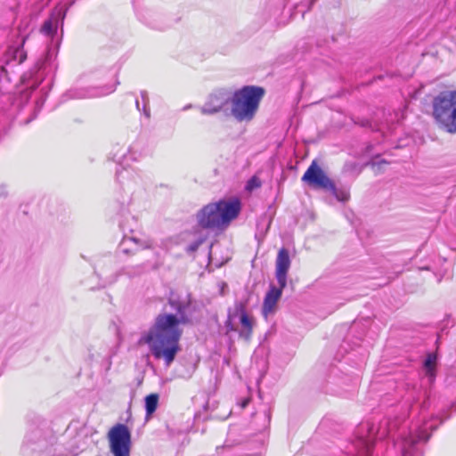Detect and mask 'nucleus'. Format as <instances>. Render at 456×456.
Here are the masks:
<instances>
[{
	"label": "nucleus",
	"mask_w": 456,
	"mask_h": 456,
	"mask_svg": "<svg viewBox=\"0 0 456 456\" xmlns=\"http://www.w3.org/2000/svg\"><path fill=\"white\" fill-rule=\"evenodd\" d=\"M168 305L175 314H159L154 324L139 339V344H147L152 355L163 359L167 366L173 362L180 350L179 340L183 333L180 325L188 322L186 303L170 297Z\"/></svg>",
	"instance_id": "1"
},
{
	"label": "nucleus",
	"mask_w": 456,
	"mask_h": 456,
	"mask_svg": "<svg viewBox=\"0 0 456 456\" xmlns=\"http://www.w3.org/2000/svg\"><path fill=\"white\" fill-rule=\"evenodd\" d=\"M265 90L256 86H245L235 91L231 98V115L238 122H250L254 119Z\"/></svg>",
	"instance_id": "2"
},
{
	"label": "nucleus",
	"mask_w": 456,
	"mask_h": 456,
	"mask_svg": "<svg viewBox=\"0 0 456 456\" xmlns=\"http://www.w3.org/2000/svg\"><path fill=\"white\" fill-rule=\"evenodd\" d=\"M240 211V202L237 199L219 200L205 206L197 215L200 225L203 228H223L235 219Z\"/></svg>",
	"instance_id": "3"
},
{
	"label": "nucleus",
	"mask_w": 456,
	"mask_h": 456,
	"mask_svg": "<svg viewBox=\"0 0 456 456\" xmlns=\"http://www.w3.org/2000/svg\"><path fill=\"white\" fill-rule=\"evenodd\" d=\"M433 117L440 127L450 134L456 133V91H444L432 102Z\"/></svg>",
	"instance_id": "4"
},
{
	"label": "nucleus",
	"mask_w": 456,
	"mask_h": 456,
	"mask_svg": "<svg viewBox=\"0 0 456 456\" xmlns=\"http://www.w3.org/2000/svg\"><path fill=\"white\" fill-rule=\"evenodd\" d=\"M110 451L114 456H129L131 434L124 424H118L109 432Z\"/></svg>",
	"instance_id": "5"
},
{
	"label": "nucleus",
	"mask_w": 456,
	"mask_h": 456,
	"mask_svg": "<svg viewBox=\"0 0 456 456\" xmlns=\"http://www.w3.org/2000/svg\"><path fill=\"white\" fill-rule=\"evenodd\" d=\"M302 181L314 189H322L326 191L328 189H333V182L315 161H313L305 172Z\"/></svg>",
	"instance_id": "6"
},
{
	"label": "nucleus",
	"mask_w": 456,
	"mask_h": 456,
	"mask_svg": "<svg viewBox=\"0 0 456 456\" xmlns=\"http://www.w3.org/2000/svg\"><path fill=\"white\" fill-rule=\"evenodd\" d=\"M436 427L425 423L424 426L416 433H410L407 436L403 438L402 441V454L403 456H412L416 452V444L421 441L427 442L429 438L428 429H435Z\"/></svg>",
	"instance_id": "7"
},
{
	"label": "nucleus",
	"mask_w": 456,
	"mask_h": 456,
	"mask_svg": "<svg viewBox=\"0 0 456 456\" xmlns=\"http://www.w3.org/2000/svg\"><path fill=\"white\" fill-rule=\"evenodd\" d=\"M232 94L225 90H218L209 95L208 101L201 108L203 114H215L224 110L225 107L231 105Z\"/></svg>",
	"instance_id": "8"
},
{
	"label": "nucleus",
	"mask_w": 456,
	"mask_h": 456,
	"mask_svg": "<svg viewBox=\"0 0 456 456\" xmlns=\"http://www.w3.org/2000/svg\"><path fill=\"white\" fill-rule=\"evenodd\" d=\"M358 432L359 434L354 443L357 456H369L374 441L373 428L365 424L361 427Z\"/></svg>",
	"instance_id": "9"
},
{
	"label": "nucleus",
	"mask_w": 456,
	"mask_h": 456,
	"mask_svg": "<svg viewBox=\"0 0 456 456\" xmlns=\"http://www.w3.org/2000/svg\"><path fill=\"white\" fill-rule=\"evenodd\" d=\"M291 261L289 250L285 248L278 251L275 261V278L279 286L285 288L287 286L288 273L290 268Z\"/></svg>",
	"instance_id": "10"
},
{
	"label": "nucleus",
	"mask_w": 456,
	"mask_h": 456,
	"mask_svg": "<svg viewBox=\"0 0 456 456\" xmlns=\"http://www.w3.org/2000/svg\"><path fill=\"white\" fill-rule=\"evenodd\" d=\"M153 240L148 236L141 237H125L121 243L120 248L125 254H134L139 250L151 249L153 248Z\"/></svg>",
	"instance_id": "11"
},
{
	"label": "nucleus",
	"mask_w": 456,
	"mask_h": 456,
	"mask_svg": "<svg viewBox=\"0 0 456 456\" xmlns=\"http://www.w3.org/2000/svg\"><path fill=\"white\" fill-rule=\"evenodd\" d=\"M236 311L240 313V322L241 324V330H240V337L246 340H248L251 337L252 329L254 325V320L246 313L245 304L240 302L235 305Z\"/></svg>",
	"instance_id": "12"
},
{
	"label": "nucleus",
	"mask_w": 456,
	"mask_h": 456,
	"mask_svg": "<svg viewBox=\"0 0 456 456\" xmlns=\"http://www.w3.org/2000/svg\"><path fill=\"white\" fill-rule=\"evenodd\" d=\"M283 289L284 288H281V286H279V288H276L275 286L270 287L269 291L265 295L263 305V314L265 317L274 312L276 304L282 295Z\"/></svg>",
	"instance_id": "13"
},
{
	"label": "nucleus",
	"mask_w": 456,
	"mask_h": 456,
	"mask_svg": "<svg viewBox=\"0 0 456 456\" xmlns=\"http://www.w3.org/2000/svg\"><path fill=\"white\" fill-rule=\"evenodd\" d=\"M65 12H61V11H58V13L53 14L51 18L45 20L41 28V31L46 36H53L58 28L59 18L61 17V20L64 19Z\"/></svg>",
	"instance_id": "14"
},
{
	"label": "nucleus",
	"mask_w": 456,
	"mask_h": 456,
	"mask_svg": "<svg viewBox=\"0 0 456 456\" xmlns=\"http://www.w3.org/2000/svg\"><path fill=\"white\" fill-rule=\"evenodd\" d=\"M436 355L429 354L424 362V368L426 370V375L428 377L430 381H433L436 376Z\"/></svg>",
	"instance_id": "15"
},
{
	"label": "nucleus",
	"mask_w": 456,
	"mask_h": 456,
	"mask_svg": "<svg viewBox=\"0 0 456 456\" xmlns=\"http://www.w3.org/2000/svg\"><path fill=\"white\" fill-rule=\"evenodd\" d=\"M159 396L158 394H151L145 397V410L147 417H151L157 410Z\"/></svg>",
	"instance_id": "16"
},
{
	"label": "nucleus",
	"mask_w": 456,
	"mask_h": 456,
	"mask_svg": "<svg viewBox=\"0 0 456 456\" xmlns=\"http://www.w3.org/2000/svg\"><path fill=\"white\" fill-rule=\"evenodd\" d=\"M395 427V423H390L388 420H386L384 423H381L379 430L377 431L378 436L379 438H383L386 436H389L393 432Z\"/></svg>",
	"instance_id": "17"
},
{
	"label": "nucleus",
	"mask_w": 456,
	"mask_h": 456,
	"mask_svg": "<svg viewBox=\"0 0 456 456\" xmlns=\"http://www.w3.org/2000/svg\"><path fill=\"white\" fill-rule=\"evenodd\" d=\"M24 42L25 38L22 39L20 45H19L13 50V59L17 61L18 63H22L27 58V53L23 49Z\"/></svg>",
	"instance_id": "18"
},
{
	"label": "nucleus",
	"mask_w": 456,
	"mask_h": 456,
	"mask_svg": "<svg viewBox=\"0 0 456 456\" xmlns=\"http://www.w3.org/2000/svg\"><path fill=\"white\" fill-rule=\"evenodd\" d=\"M327 191H331L336 199L339 201H346L349 198V192L347 191L337 189L334 183L333 189H328Z\"/></svg>",
	"instance_id": "19"
},
{
	"label": "nucleus",
	"mask_w": 456,
	"mask_h": 456,
	"mask_svg": "<svg viewBox=\"0 0 456 456\" xmlns=\"http://www.w3.org/2000/svg\"><path fill=\"white\" fill-rule=\"evenodd\" d=\"M141 97H142V102H143L142 111H143L145 117L149 118H150V109L148 107L149 98H148L147 92L146 91L141 92Z\"/></svg>",
	"instance_id": "20"
},
{
	"label": "nucleus",
	"mask_w": 456,
	"mask_h": 456,
	"mask_svg": "<svg viewBox=\"0 0 456 456\" xmlns=\"http://www.w3.org/2000/svg\"><path fill=\"white\" fill-rule=\"evenodd\" d=\"M260 187V182L256 177H252L246 186L247 190L252 191L255 188Z\"/></svg>",
	"instance_id": "21"
},
{
	"label": "nucleus",
	"mask_w": 456,
	"mask_h": 456,
	"mask_svg": "<svg viewBox=\"0 0 456 456\" xmlns=\"http://www.w3.org/2000/svg\"><path fill=\"white\" fill-rule=\"evenodd\" d=\"M199 243H196L195 245H191L190 248L191 250H196L198 248Z\"/></svg>",
	"instance_id": "22"
},
{
	"label": "nucleus",
	"mask_w": 456,
	"mask_h": 456,
	"mask_svg": "<svg viewBox=\"0 0 456 456\" xmlns=\"http://www.w3.org/2000/svg\"><path fill=\"white\" fill-rule=\"evenodd\" d=\"M135 104H136V108L140 110V103H139L138 100H136Z\"/></svg>",
	"instance_id": "23"
},
{
	"label": "nucleus",
	"mask_w": 456,
	"mask_h": 456,
	"mask_svg": "<svg viewBox=\"0 0 456 456\" xmlns=\"http://www.w3.org/2000/svg\"><path fill=\"white\" fill-rule=\"evenodd\" d=\"M246 404H247V402H243L242 406H243V407H245V406H246Z\"/></svg>",
	"instance_id": "24"
}]
</instances>
